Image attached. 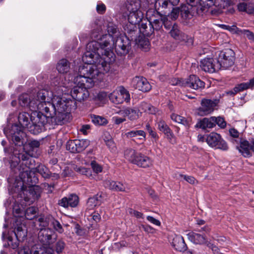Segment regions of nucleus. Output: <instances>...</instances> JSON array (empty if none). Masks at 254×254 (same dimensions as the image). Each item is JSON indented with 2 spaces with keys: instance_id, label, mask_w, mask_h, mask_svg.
Returning <instances> with one entry per match:
<instances>
[{
  "instance_id": "obj_1",
  "label": "nucleus",
  "mask_w": 254,
  "mask_h": 254,
  "mask_svg": "<svg viewBox=\"0 0 254 254\" xmlns=\"http://www.w3.org/2000/svg\"><path fill=\"white\" fill-rule=\"evenodd\" d=\"M62 76L57 77L54 84L53 96L51 99L47 100L44 107H49V109L41 111L37 117L33 116V123L36 126L31 127L30 130L34 133H39L44 129L45 125L49 123L52 125H62L69 122L71 116L69 102L61 98V96L67 94L69 89L66 81H64Z\"/></svg>"
},
{
  "instance_id": "obj_2",
  "label": "nucleus",
  "mask_w": 254,
  "mask_h": 254,
  "mask_svg": "<svg viewBox=\"0 0 254 254\" xmlns=\"http://www.w3.org/2000/svg\"><path fill=\"white\" fill-rule=\"evenodd\" d=\"M105 27L102 21L96 20L92 25V36L98 38V35L96 33L100 35ZM106 27L108 34L102 35L101 37L98 38L100 42L92 41L87 44L86 51L82 56V61L84 63H98L100 59L107 62L105 58L101 57L100 55L107 58L112 57L113 53L112 50L114 45V38L112 35L117 33L118 30L117 26L112 22H109L106 24Z\"/></svg>"
},
{
  "instance_id": "obj_3",
  "label": "nucleus",
  "mask_w": 254,
  "mask_h": 254,
  "mask_svg": "<svg viewBox=\"0 0 254 254\" xmlns=\"http://www.w3.org/2000/svg\"><path fill=\"white\" fill-rule=\"evenodd\" d=\"M100 60L98 63H85L86 65L80 66L78 72L71 77L70 80L77 86L71 90L70 94L72 97L77 101L81 102L89 97V93L87 88L93 86V79H99L103 74L109 71V63L102 59Z\"/></svg>"
},
{
  "instance_id": "obj_4",
  "label": "nucleus",
  "mask_w": 254,
  "mask_h": 254,
  "mask_svg": "<svg viewBox=\"0 0 254 254\" xmlns=\"http://www.w3.org/2000/svg\"><path fill=\"white\" fill-rule=\"evenodd\" d=\"M15 158H12V163H14V166L18 164V162L22 161L19 169V177L22 180L23 184H25L28 186H33L38 181L37 177L35 176V172L39 173L45 179L50 178L51 173L49 169L43 165H39L35 168H32L34 165L35 160L30 157L26 152L15 154Z\"/></svg>"
},
{
  "instance_id": "obj_5",
  "label": "nucleus",
  "mask_w": 254,
  "mask_h": 254,
  "mask_svg": "<svg viewBox=\"0 0 254 254\" xmlns=\"http://www.w3.org/2000/svg\"><path fill=\"white\" fill-rule=\"evenodd\" d=\"M38 114H41L40 111H33L31 116L26 112L19 113L18 120L20 127L17 124L13 125L9 129H4V133L7 139L12 141L16 145L21 146L26 143L24 137L25 134L23 131L24 128H27L31 133L37 134L32 132L30 129L31 127L36 126L33 122V116H38Z\"/></svg>"
},
{
  "instance_id": "obj_6",
  "label": "nucleus",
  "mask_w": 254,
  "mask_h": 254,
  "mask_svg": "<svg viewBox=\"0 0 254 254\" xmlns=\"http://www.w3.org/2000/svg\"><path fill=\"white\" fill-rule=\"evenodd\" d=\"M53 96L52 91L47 89H41L36 94L31 96L27 94H23L19 96V104L21 107H27L32 111H44L49 109V107H44L47 100L51 99Z\"/></svg>"
},
{
  "instance_id": "obj_7",
  "label": "nucleus",
  "mask_w": 254,
  "mask_h": 254,
  "mask_svg": "<svg viewBox=\"0 0 254 254\" xmlns=\"http://www.w3.org/2000/svg\"><path fill=\"white\" fill-rule=\"evenodd\" d=\"M186 1L188 4L182 5L181 8V16L185 19H190L197 15H202L212 6L219 5L215 0H186Z\"/></svg>"
},
{
  "instance_id": "obj_8",
  "label": "nucleus",
  "mask_w": 254,
  "mask_h": 254,
  "mask_svg": "<svg viewBox=\"0 0 254 254\" xmlns=\"http://www.w3.org/2000/svg\"><path fill=\"white\" fill-rule=\"evenodd\" d=\"M14 230L9 233L7 237L8 245L12 249H16L19 246V243L24 240L27 236L26 226L18 221L14 225Z\"/></svg>"
},
{
  "instance_id": "obj_9",
  "label": "nucleus",
  "mask_w": 254,
  "mask_h": 254,
  "mask_svg": "<svg viewBox=\"0 0 254 254\" xmlns=\"http://www.w3.org/2000/svg\"><path fill=\"white\" fill-rule=\"evenodd\" d=\"M235 55L234 52L230 49H227L220 52L216 60L217 64L220 66V69H227L234 64Z\"/></svg>"
},
{
  "instance_id": "obj_10",
  "label": "nucleus",
  "mask_w": 254,
  "mask_h": 254,
  "mask_svg": "<svg viewBox=\"0 0 254 254\" xmlns=\"http://www.w3.org/2000/svg\"><path fill=\"white\" fill-rule=\"evenodd\" d=\"M219 102L218 99L202 98L200 106L195 110V114L200 116H206L212 113Z\"/></svg>"
},
{
  "instance_id": "obj_11",
  "label": "nucleus",
  "mask_w": 254,
  "mask_h": 254,
  "mask_svg": "<svg viewBox=\"0 0 254 254\" xmlns=\"http://www.w3.org/2000/svg\"><path fill=\"white\" fill-rule=\"evenodd\" d=\"M206 141L212 147L216 149L226 151L228 146L226 142L222 138L221 135L216 132H212L206 136Z\"/></svg>"
},
{
  "instance_id": "obj_12",
  "label": "nucleus",
  "mask_w": 254,
  "mask_h": 254,
  "mask_svg": "<svg viewBox=\"0 0 254 254\" xmlns=\"http://www.w3.org/2000/svg\"><path fill=\"white\" fill-rule=\"evenodd\" d=\"M109 98L113 103L118 104L124 101L128 102L130 100V95L124 87L120 86L118 90H114L110 94Z\"/></svg>"
},
{
  "instance_id": "obj_13",
  "label": "nucleus",
  "mask_w": 254,
  "mask_h": 254,
  "mask_svg": "<svg viewBox=\"0 0 254 254\" xmlns=\"http://www.w3.org/2000/svg\"><path fill=\"white\" fill-rule=\"evenodd\" d=\"M90 144L87 139H75L66 142V148L73 153H79L86 148Z\"/></svg>"
},
{
  "instance_id": "obj_14",
  "label": "nucleus",
  "mask_w": 254,
  "mask_h": 254,
  "mask_svg": "<svg viewBox=\"0 0 254 254\" xmlns=\"http://www.w3.org/2000/svg\"><path fill=\"white\" fill-rule=\"evenodd\" d=\"M118 55L121 56L127 54L130 49V44L129 39L125 36L118 37L113 46Z\"/></svg>"
},
{
  "instance_id": "obj_15",
  "label": "nucleus",
  "mask_w": 254,
  "mask_h": 254,
  "mask_svg": "<svg viewBox=\"0 0 254 254\" xmlns=\"http://www.w3.org/2000/svg\"><path fill=\"white\" fill-rule=\"evenodd\" d=\"M236 148L244 157L252 156V152H254V137L250 141L241 139L240 145Z\"/></svg>"
},
{
  "instance_id": "obj_16",
  "label": "nucleus",
  "mask_w": 254,
  "mask_h": 254,
  "mask_svg": "<svg viewBox=\"0 0 254 254\" xmlns=\"http://www.w3.org/2000/svg\"><path fill=\"white\" fill-rule=\"evenodd\" d=\"M200 66L205 72H214L220 69V66L217 64L216 59L207 58L200 61Z\"/></svg>"
},
{
  "instance_id": "obj_17",
  "label": "nucleus",
  "mask_w": 254,
  "mask_h": 254,
  "mask_svg": "<svg viewBox=\"0 0 254 254\" xmlns=\"http://www.w3.org/2000/svg\"><path fill=\"white\" fill-rule=\"evenodd\" d=\"M38 238L39 241L43 245L49 246L53 242L52 236L54 235V231L50 228H39Z\"/></svg>"
},
{
  "instance_id": "obj_18",
  "label": "nucleus",
  "mask_w": 254,
  "mask_h": 254,
  "mask_svg": "<svg viewBox=\"0 0 254 254\" xmlns=\"http://www.w3.org/2000/svg\"><path fill=\"white\" fill-rule=\"evenodd\" d=\"M79 203V197L75 194H70L62 198L59 201L58 204L61 206L67 208L69 207H75Z\"/></svg>"
},
{
  "instance_id": "obj_19",
  "label": "nucleus",
  "mask_w": 254,
  "mask_h": 254,
  "mask_svg": "<svg viewBox=\"0 0 254 254\" xmlns=\"http://www.w3.org/2000/svg\"><path fill=\"white\" fill-rule=\"evenodd\" d=\"M133 87L142 92H148L151 86L145 78L143 77H136L132 82Z\"/></svg>"
},
{
  "instance_id": "obj_20",
  "label": "nucleus",
  "mask_w": 254,
  "mask_h": 254,
  "mask_svg": "<svg viewBox=\"0 0 254 254\" xmlns=\"http://www.w3.org/2000/svg\"><path fill=\"white\" fill-rule=\"evenodd\" d=\"M186 86L198 90L204 87V82L195 75H191L185 82Z\"/></svg>"
},
{
  "instance_id": "obj_21",
  "label": "nucleus",
  "mask_w": 254,
  "mask_h": 254,
  "mask_svg": "<svg viewBox=\"0 0 254 254\" xmlns=\"http://www.w3.org/2000/svg\"><path fill=\"white\" fill-rule=\"evenodd\" d=\"M189 240L196 245H203L206 244L208 239L204 234H200L194 232H191L187 234Z\"/></svg>"
},
{
  "instance_id": "obj_22",
  "label": "nucleus",
  "mask_w": 254,
  "mask_h": 254,
  "mask_svg": "<svg viewBox=\"0 0 254 254\" xmlns=\"http://www.w3.org/2000/svg\"><path fill=\"white\" fill-rule=\"evenodd\" d=\"M119 113L124 117H127V118L131 121L138 119L141 115V113L139 112V110L135 108H131L128 107L121 110Z\"/></svg>"
},
{
  "instance_id": "obj_23",
  "label": "nucleus",
  "mask_w": 254,
  "mask_h": 254,
  "mask_svg": "<svg viewBox=\"0 0 254 254\" xmlns=\"http://www.w3.org/2000/svg\"><path fill=\"white\" fill-rule=\"evenodd\" d=\"M156 124L158 129L160 131L163 132L168 138L171 139L173 137L174 134L173 131L162 119L157 118Z\"/></svg>"
},
{
  "instance_id": "obj_24",
  "label": "nucleus",
  "mask_w": 254,
  "mask_h": 254,
  "mask_svg": "<svg viewBox=\"0 0 254 254\" xmlns=\"http://www.w3.org/2000/svg\"><path fill=\"white\" fill-rule=\"evenodd\" d=\"M154 15L149 17V21L151 23L153 27V30H160L163 26V16L160 14L158 12L153 11Z\"/></svg>"
},
{
  "instance_id": "obj_25",
  "label": "nucleus",
  "mask_w": 254,
  "mask_h": 254,
  "mask_svg": "<svg viewBox=\"0 0 254 254\" xmlns=\"http://www.w3.org/2000/svg\"><path fill=\"white\" fill-rule=\"evenodd\" d=\"M156 8L164 13H169L173 6H175L168 0H157L155 4Z\"/></svg>"
},
{
  "instance_id": "obj_26",
  "label": "nucleus",
  "mask_w": 254,
  "mask_h": 254,
  "mask_svg": "<svg viewBox=\"0 0 254 254\" xmlns=\"http://www.w3.org/2000/svg\"><path fill=\"white\" fill-rule=\"evenodd\" d=\"M128 21L132 25H136L142 20L143 17V13L141 10L137 11H128Z\"/></svg>"
},
{
  "instance_id": "obj_27",
  "label": "nucleus",
  "mask_w": 254,
  "mask_h": 254,
  "mask_svg": "<svg viewBox=\"0 0 254 254\" xmlns=\"http://www.w3.org/2000/svg\"><path fill=\"white\" fill-rule=\"evenodd\" d=\"M215 117L203 118L202 120L198 122L195 127L200 128L203 129L212 128L215 127Z\"/></svg>"
},
{
  "instance_id": "obj_28",
  "label": "nucleus",
  "mask_w": 254,
  "mask_h": 254,
  "mask_svg": "<svg viewBox=\"0 0 254 254\" xmlns=\"http://www.w3.org/2000/svg\"><path fill=\"white\" fill-rule=\"evenodd\" d=\"M134 164L142 168H149L152 166V161L149 157L139 153Z\"/></svg>"
},
{
  "instance_id": "obj_29",
  "label": "nucleus",
  "mask_w": 254,
  "mask_h": 254,
  "mask_svg": "<svg viewBox=\"0 0 254 254\" xmlns=\"http://www.w3.org/2000/svg\"><path fill=\"white\" fill-rule=\"evenodd\" d=\"M172 243L174 249L179 252H184L187 248L183 237L180 235L176 236Z\"/></svg>"
},
{
  "instance_id": "obj_30",
  "label": "nucleus",
  "mask_w": 254,
  "mask_h": 254,
  "mask_svg": "<svg viewBox=\"0 0 254 254\" xmlns=\"http://www.w3.org/2000/svg\"><path fill=\"white\" fill-rule=\"evenodd\" d=\"M145 21V22L141 24L139 31L144 36L150 37L154 33L153 27L149 20Z\"/></svg>"
},
{
  "instance_id": "obj_31",
  "label": "nucleus",
  "mask_w": 254,
  "mask_h": 254,
  "mask_svg": "<svg viewBox=\"0 0 254 254\" xmlns=\"http://www.w3.org/2000/svg\"><path fill=\"white\" fill-rule=\"evenodd\" d=\"M106 185L111 190L116 191H126L127 185L120 182H115L114 181H108Z\"/></svg>"
},
{
  "instance_id": "obj_32",
  "label": "nucleus",
  "mask_w": 254,
  "mask_h": 254,
  "mask_svg": "<svg viewBox=\"0 0 254 254\" xmlns=\"http://www.w3.org/2000/svg\"><path fill=\"white\" fill-rule=\"evenodd\" d=\"M70 64L68 60L62 59L57 63V69L60 73L64 74L69 71L70 68Z\"/></svg>"
},
{
  "instance_id": "obj_33",
  "label": "nucleus",
  "mask_w": 254,
  "mask_h": 254,
  "mask_svg": "<svg viewBox=\"0 0 254 254\" xmlns=\"http://www.w3.org/2000/svg\"><path fill=\"white\" fill-rule=\"evenodd\" d=\"M254 88V77L247 82H243L237 85L234 88L235 93L243 91L248 89Z\"/></svg>"
},
{
  "instance_id": "obj_34",
  "label": "nucleus",
  "mask_w": 254,
  "mask_h": 254,
  "mask_svg": "<svg viewBox=\"0 0 254 254\" xmlns=\"http://www.w3.org/2000/svg\"><path fill=\"white\" fill-rule=\"evenodd\" d=\"M28 145L30 148L29 153L31 151H33L35 149H37L39 146H40V142L37 140H30L28 143ZM30 156V157H38V156L40 155V151H38L37 150H36V151L35 153H31V154H29L27 153Z\"/></svg>"
},
{
  "instance_id": "obj_35",
  "label": "nucleus",
  "mask_w": 254,
  "mask_h": 254,
  "mask_svg": "<svg viewBox=\"0 0 254 254\" xmlns=\"http://www.w3.org/2000/svg\"><path fill=\"white\" fill-rule=\"evenodd\" d=\"M126 8L127 11L141 10L140 0H127Z\"/></svg>"
},
{
  "instance_id": "obj_36",
  "label": "nucleus",
  "mask_w": 254,
  "mask_h": 254,
  "mask_svg": "<svg viewBox=\"0 0 254 254\" xmlns=\"http://www.w3.org/2000/svg\"><path fill=\"white\" fill-rule=\"evenodd\" d=\"M139 153L136 152V151L134 149L128 148L125 151L124 155L125 158L127 160H128L131 163L134 164Z\"/></svg>"
},
{
  "instance_id": "obj_37",
  "label": "nucleus",
  "mask_w": 254,
  "mask_h": 254,
  "mask_svg": "<svg viewBox=\"0 0 254 254\" xmlns=\"http://www.w3.org/2000/svg\"><path fill=\"white\" fill-rule=\"evenodd\" d=\"M170 30L171 36L175 39L178 40L184 39L185 35L180 31L178 25L176 23L174 24V27Z\"/></svg>"
},
{
  "instance_id": "obj_38",
  "label": "nucleus",
  "mask_w": 254,
  "mask_h": 254,
  "mask_svg": "<svg viewBox=\"0 0 254 254\" xmlns=\"http://www.w3.org/2000/svg\"><path fill=\"white\" fill-rule=\"evenodd\" d=\"M171 118L173 121L181 124L186 127H189L190 125V119H186L185 118L175 114H172Z\"/></svg>"
},
{
  "instance_id": "obj_39",
  "label": "nucleus",
  "mask_w": 254,
  "mask_h": 254,
  "mask_svg": "<svg viewBox=\"0 0 254 254\" xmlns=\"http://www.w3.org/2000/svg\"><path fill=\"white\" fill-rule=\"evenodd\" d=\"M103 193H98L96 195L88 199V203L91 205L96 206L101 205L103 202Z\"/></svg>"
},
{
  "instance_id": "obj_40",
  "label": "nucleus",
  "mask_w": 254,
  "mask_h": 254,
  "mask_svg": "<svg viewBox=\"0 0 254 254\" xmlns=\"http://www.w3.org/2000/svg\"><path fill=\"white\" fill-rule=\"evenodd\" d=\"M125 135L127 138H132L137 136H140L141 137H139L138 139L139 140H144L146 136V133L143 130H133L126 132L125 133Z\"/></svg>"
},
{
  "instance_id": "obj_41",
  "label": "nucleus",
  "mask_w": 254,
  "mask_h": 254,
  "mask_svg": "<svg viewBox=\"0 0 254 254\" xmlns=\"http://www.w3.org/2000/svg\"><path fill=\"white\" fill-rule=\"evenodd\" d=\"M92 122L96 126L105 125L108 123L107 119L101 116L92 115L91 116Z\"/></svg>"
},
{
  "instance_id": "obj_42",
  "label": "nucleus",
  "mask_w": 254,
  "mask_h": 254,
  "mask_svg": "<svg viewBox=\"0 0 254 254\" xmlns=\"http://www.w3.org/2000/svg\"><path fill=\"white\" fill-rule=\"evenodd\" d=\"M32 253L33 254H55L53 249L51 248L46 249L43 247L42 248H34Z\"/></svg>"
},
{
  "instance_id": "obj_43",
  "label": "nucleus",
  "mask_w": 254,
  "mask_h": 254,
  "mask_svg": "<svg viewBox=\"0 0 254 254\" xmlns=\"http://www.w3.org/2000/svg\"><path fill=\"white\" fill-rule=\"evenodd\" d=\"M238 9L240 11H245L248 13H252L254 11V7L246 2L240 3L238 5Z\"/></svg>"
},
{
  "instance_id": "obj_44",
  "label": "nucleus",
  "mask_w": 254,
  "mask_h": 254,
  "mask_svg": "<svg viewBox=\"0 0 254 254\" xmlns=\"http://www.w3.org/2000/svg\"><path fill=\"white\" fill-rule=\"evenodd\" d=\"M28 191L33 199H38L40 197L41 191L38 186L29 188Z\"/></svg>"
},
{
  "instance_id": "obj_45",
  "label": "nucleus",
  "mask_w": 254,
  "mask_h": 254,
  "mask_svg": "<svg viewBox=\"0 0 254 254\" xmlns=\"http://www.w3.org/2000/svg\"><path fill=\"white\" fill-rule=\"evenodd\" d=\"M51 219L50 218L44 216L39 218L37 220V223L40 228H49L48 226L50 222H51Z\"/></svg>"
},
{
  "instance_id": "obj_46",
  "label": "nucleus",
  "mask_w": 254,
  "mask_h": 254,
  "mask_svg": "<svg viewBox=\"0 0 254 254\" xmlns=\"http://www.w3.org/2000/svg\"><path fill=\"white\" fill-rule=\"evenodd\" d=\"M37 209L33 206L28 207L26 209L25 213V217L29 220H31L35 216L37 213Z\"/></svg>"
},
{
  "instance_id": "obj_47",
  "label": "nucleus",
  "mask_w": 254,
  "mask_h": 254,
  "mask_svg": "<svg viewBox=\"0 0 254 254\" xmlns=\"http://www.w3.org/2000/svg\"><path fill=\"white\" fill-rule=\"evenodd\" d=\"M170 19L169 16H163V25L167 30H170L174 27V24L175 23H173L172 20H171Z\"/></svg>"
},
{
  "instance_id": "obj_48",
  "label": "nucleus",
  "mask_w": 254,
  "mask_h": 254,
  "mask_svg": "<svg viewBox=\"0 0 254 254\" xmlns=\"http://www.w3.org/2000/svg\"><path fill=\"white\" fill-rule=\"evenodd\" d=\"M74 170L76 172H78L82 175H85L88 178L91 177L92 176V172L89 168H86L82 167H76L74 168Z\"/></svg>"
},
{
  "instance_id": "obj_49",
  "label": "nucleus",
  "mask_w": 254,
  "mask_h": 254,
  "mask_svg": "<svg viewBox=\"0 0 254 254\" xmlns=\"http://www.w3.org/2000/svg\"><path fill=\"white\" fill-rule=\"evenodd\" d=\"M171 11L170 14L169 13L167 16H169V18L172 20H175L179 16V13H181V9L179 7H174L171 9Z\"/></svg>"
},
{
  "instance_id": "obj_50",
  "label": "nucleus",
  "mask_w": 254,
  "mask_h": 254,
  "mask_svg": "<svg viewBox=\"0 0 254 254\" xmlns=\"http://www.w3.org/2000/svg\"><path fill=\"white\" fill-rule=\"evenodd\" d=\"M51 222L54 229L59 233H62L64 232V229L60 223L54 218H51Z\"/></svg>"
},
{
  "instance_id": "obj_51",
  "label": "nucleus",
  "mask_w": 254,
  "mask_h": 254,
  "mask_svg": "<svg viewBox=\"0 0 254 254\" xmlns=\"http://www.w3.org/2000/svg\"><path fill=\"white\" fill-rule=\"evenodd\" d=\"M35 247L42 248V246L40 245H35L32 247L31 249H30L28 247H23L19 251L18 254H33L32 253V251L33 250V249Z\"/></svg>"
},
{
  "instance_id": "obj_52",
  "label": "nucleus",
  "mask_w": 254,
  "mask_h": 254,
  "mask_svg": "<svg viewBox=\"0 0 254 254\" xmlns=\"http://www.w3.org/2000/svg\"><path fill=\"white\" fill-rule=\"evenodd\" d=\"M65 243L62 240L58 241L55 245L56 251L58 254H60L63 252L65 247Z\"/></svg>"
},
{
  "instance_id": "obj_53",
  "label": "nucleus",
  "mask_w": 254,
  "mask_h": 254,
  "mask_svg": "<svg viewBox=\"0 0 254 254\" xmlns=\"http://www.w3.org/2000/svg\"><path fill=\"white\" fill-rule=\"evenodd\" d=\"M215 126L217 124L221 128H225L226 126V122L224 118L220 117H215Z\"/></svg>"
},
{
  "instance_id": "obj_54",
  "label": "nucleus",
  "mask_w": 254,
  "mask_h": 254,
  "mask_svg": "<svg viewBox=\"0 0 254 254\" xmlns=\"http://www.w3.org/2000/svg\"><path fill=\"white\" fill-rule=\"evenodd\" d=\"M91 166L93 171L96 174L100 173L102 171L103 169L102 166L95 161H92L91 163Z\"/></svg>"
},
{
  "instance_id": "obj_55",
  "label": "nucleus",
  "mask_w": 254,
  "mask_h": 254,
  "mask_svg": "<svg viewBox=\"0 0 254 254\" xmlns=\"http://www.w3.org/2000/svg\"><path fill=\"white\" fill-rule=\"evenodd\" d=\"M179 176L190 184H194L196 182V179L192 176L184 175L182 174H179Z\"/></svg>"
},
{
  "instance_id": "obj_56",
  "label": "nucleus",
  "mask_w": 254,
  "mask_h": 254,
  "mask_svg": "<svg viewBox=\"0 0 254 254\" xmlns=\"http://www.w3.org/2000/svg\"><path fill=\"white\" fill-rule=\"evenodd\" d=\"M237 31L241 34H244L250 40H253L254 39V34L248 30L238 29Z\"/></svg>"
},
{
  "instance_id": "obj_57",
  "label": "nucleus",
  "mask_w": 254,
  "mask_h": 254,
  "mask_svg": "<svg viewBox=\"0 0 254 254\" xmlns=\"http://www.w3.org/2000/svg\"><path fill=\"white\" fill-rule=\"evenodd\" d=\"M147 113L155 115H160L161 114V112L159 110H158L156 108L151 105V106L149 107V109L148 110Z\"/></svg>"
},
{
  "instance_id": "obj_58",
  "label": "nucleus",
  "mask_w": 254,
  "mask_h": 254,
  "mask_svg": "<svg viewBox=\"0 0 254 254\" xmlns=\"http://www.w3.org/2000/svg\"><path fill=\"white\" fill-rule=\"evenodd\" d=\"M106 144L108 148L112 151H114L116 149V145L113 139H110L106 141Z\"/></svg>"
},
{
  "instance_id": "obj_59",
  "label": "nucleus",
  "mask_w": 254,
  "mask_h": 254,
  "mask_svg": "<svg viewBox=\"0 0 254 254\" xmlns=\"http://www.w3.org/2000/svg\"><path fill=\"white\" fill-rule=\"evenodd\" d=\"M130 214L135 216L137 218H143V214L140 212L130 209L129 211Z\"/></svg>"
},
{
  "instance_id": "obj_60",
  "label": "nucleus",
  "mask_w": 254,
  "mask_h": 254,
  "mask_svg": "<svg viewBox=\"0 0 254 254\" xmlns=\"http://www.w3.org/2000/svg\"><path fill=\"white\" fill-rule=\"evenodd\" d=\"M90 127L89 125H83L81 127L79 131L84 135H86L90 129Z\"/></svg>"
},
{
  "instance_id": "obj_61",
  "label": "nucleus",
  "mask_w": 254,
  "mask_h": 254,
  "mask_svg": "<svg viewBox=\"0 0 254 254\" xmlns=\"http://www.w3.org/2000/svg\"><path fill=\"white\" fill-rule=\"evenodd\" d=\"M170 83L173 85H185V83L182 82V81L179 78H173L170 81Z\"/></svg>"
},
{
  "instance_id": "obj_62",
  "label": "nucleus",
  "mask_w": 254,
  "mask_h": 254,
  "mask_svg": "<svg viewBox=\"0 0 254 254\" xmlns=\"http://www.w3.org/2000/svg\"><path fill=\"white\" fill-rule=\"evenodd\" d=\"M146 219L150 223H151L156 226H160V225H161V222L159 221V220L154 218L152 216H147Z\"/></svg>"
},
{
  "instance_id": "obj_63",
  "label": "nucleus",
  "mask_w": 254,
  "mask_h": 254,
  "mask_svg": "<svg viewBox=\"0 0 254 254\" xmlns=\"http://www.w3.org/2000/svg\"><path fill=\"white\" fill-rule=\"evenodd\" d=\"M140 228H141L145 232L147 233H152L154 231V229L148 225H141Z\"/></svg>"
},
{
  "instance_id": "obj_64",
  "label": "nucleus",
  "mask_w": 254,
  "mask_h": 254,
  "mask_svg": "<svg viewBox=\"0 0 254 254\" xmlns=\"http://www.w3.org/2000/svg\"><path fill=\"white\" fill-rule=\"evenodd\" d=\"M96 10L98 13L103 14L106 10V6L104 4H97L96 6Z\"/></svg>"
}]
</instances>
